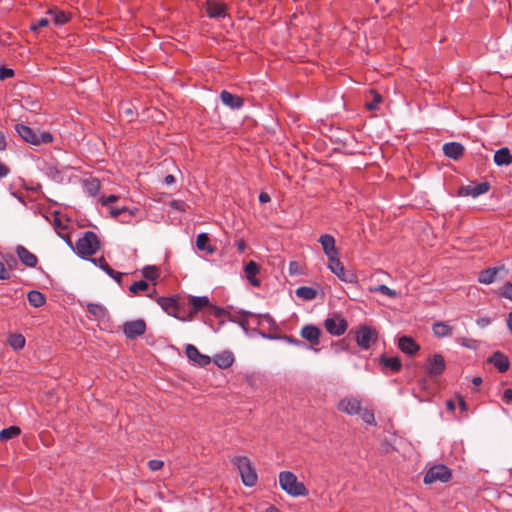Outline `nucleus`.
<instances>
[{
  "instance_id": "f257e3e1",
  "label": "nucleus",
  "mask_w": 512,
  "mask_h": 512,
  "mask_svg": "<svg viewBox=\"0 0 512 512\" xmlns=\"http://www.w3.org/2000/svg\"><path fill=\"white\" fill-rule=\"evenodd\" d=\"M15 131L26 143L33 146H40L42 144H50L53 142L54 137L48 131L34 130L31 127L17 123L15 125Z\"/></svg>"
},
{
  "instance_id": "f03ea898",
  "label": "nucleus",
  "mask_w": 512,
  "mask_h": 512,
  "mask_svg": "<svg viewBox=\"0 0 512 512\" xmlns=\"http://www.w3.org/2000/svg\"><path fill=\"white\" fill-rule=\"evenodd\" d=\"M279 485L282 490L293 497L307 496L309 493L305 484L298 481L297 476L290 471L280 472Z\"/></svg>"
},
{
  "instance_id": "7ed1b4c3",
  "label": "nucleus",
  "mask_w": 512,
  "mask_h": 512,
  "mask_svg": "<svg viewBox=\"0 0 512 512\" xmlns=\"http://www.w3.org/2000/svg\"><path fill=\"white\" fill-rule=\"evenodd\" d=\"M101 247V242L93 231H86L81 238H79L75 244V252L78 256L83 259H89L88 257L97 253Z\"/></svg>"
},
{
  "instance_id": "20e7f679",
  "label": "nucleus",
  "mask_w": 512,
  "mask_h": 512,
  "mask_svg": "<svg viewBox=\"0 0 512 512\" xmlns=\"http://www.w3.org/2000/svg\"><path fill=\"white\" fill-rule=\"evenodd\" d=\"M180 296L159 297L157 303L170 316L181 321H186L184 303L180 302Z\"/></svg>"
},
{
  "instance_id": "39448f33",
  "label": "nucleus",
  "mask_w": 512,
  "mask_h": 512,
  "mask_svg": "<svg viewBox=\"0 0 512 512\" xmlns=\"http://www.w3.org/2000/svg\"><path fill=\"white\" fill-rule=\"evenodd\" d=\"M232 462L237 467L243 484L247 487H253L257 483L258 477L250 460L245 456H238L235 457Z\"/></svg>"
},
{
  "instance_id": "423d86ee",
  "label": "nucleus",
  "mask_w": 512,
  "mask_h": 512,
  "mask_svg": "<svg viewBox=\"0 0 512 512\" xmlns=\"http://www.w3.org/2000/svg\"><path fill=\"white\" fill-rule=\"evenodd\" d=\"M452 478V471L449 467L443 464H435L428 469L424 476L425 484H432L437 481L446 483Z\"/></svg>"
},
{
  "instance_id": "0eeeda50",
  "label": "nucleus",
  "mask_w": 512,
  "mask_h": 512,
  "mask_svg": "<svg viewBox=\"0 0 512 512\" xmlns=\"http://www.w3.org/2000/svg\"><path fill=\"white\" fill-rule=\"evenodd\" d=\"M328 268L334 273L340 280L346 283H356L357 276L353 271L346 270L344 265L339 259V255L335 258H331L328 261Z\"/></svg>"
},
{
  "instance_id": "6e6552de",
  "label": "nucleus",
  "mask_w": 512,
  "mask_h": 512,
  "mask_svg": "<svg viewBox=\"0 0 512 512\" xmlns=\"http://www.w3.org/2000/svg\"><path fill=\"white\" fill-rule=\"evenodd\" d=\"M446 369V362L441 354H434L427 359L425 366L426 375L430 379H436L441 376Z\"/></svg>"
},
{
  "instance_id": "1a4fd4ad",
  "label": "nucleus",
  "mask_w": 512,
  "mask_h": 512,
  "mask_svg": "<svg viewBox=\"0 0 512 512\" xmlns=\"http://www.w3.org/2000/svg\"><path fill=\"white\" fill-rule=\"evenodd\" d=\"M378 338L375 329H372L366 325H362L356 331L355 340L359 347L362 349H369L373 342H376Z\"/></svg>"
},
{
  "instance_id": "9d476101",
  "label": "nucleus",
  "mask_w": 512,
  "mask_h": 512,
  "mask_svg": "<svg viewBox=\"0 0 512 512\" xmlns=\"http://www.w3.org/2000/svg\"><path fill=\"white\" fill-rule=\"evenodd\" d=\"M508 275V270L504 265L488 267L480 271L478 281L484 284H491L497 279H504Z\"/></svg>"
},
{
  "instance_id": "9b49d317",
  "label": "nucleus",
  "mask_w": 512,
  "mask_h": 512,
  "mask_svg": "<svg viewBox=\"0 0 512 512\" xmlns=\"http://www.w3.org/2000/svg\"><path fill=\"white\" fill-rule=\"evenodd\" d=\"M324 327L326 331L333 336H341L348 328V322L340 317H328L324 320Z\"/></svg>"
},
{
  "instance_id": "f8f14e48",
  "label": "nucleus",
  "mask_w": 512,
  "mask_h": 512,
  "mask_svg": "<svg viewBox=\"0 0 512 512\" xmlns=\"http://www.w3.org/2000/svg\"><path fill=\"white\" fill-rule=\"evenodd\" d=\"M146 332V323L143 319L127 321L123 324V333L128 339H136Z\"/></svg>"
},
{
  "instance_id": "ddd939ff",
  "label": "nucleus",
  "mask_w": 512,
  "mask_h": 512,
  "mask_svg": "<svg viewBox=\"0 0 512 512\" xmlns=\"http://www.w3.org/2000/svg\"><path fill=\"white\" fill-rule=\"evenodd\" d=\"M491 188V185L489 182L484 181L479 184L470 183L466 186H461L459 188L458 194L460 196H471L473 198H476L482 194L487 193Z\"/></svg>"
},
{
  "instance_id": "4468645a",
  "label": "nucleus",
  "mask_w": 512,
  "mask_h": 512,
  "mask_svg": "<svg viewBox=\"0 0 512 512\" xmlns=\"http://www.w3.org/2000/svg\"><path fill=\"white\" fill-rule=\"evenodd\" d=\"M205 11L209 18L220 19L225 18L227 14V6L221 0H207L205 2Z\"/></svg>"
},
{
  "instance_id": "2eb2a0df",
  "label": "nucleus",
  "mask_w": 512,
  "mask_h": 512,
  "mask_svg": "<svg viewBox=\"0 0 512 512\" xmlns=\"http://www.w3.org/2000/svg\"><path fill=\"white\" fill-rule=\"evenodd\" d=\"M189 304L191 309L186 316V320H192L193 317L203 309L209 310L211 303L207 296H191L189 298Z\"/></svg>"
},
{
  "instance_id": "dca6fc26",
  "label": "nucleus",
  "mask_w": 512,
  "mask_h": 512,
  "mask_svg": "<svg viewBox=\"0 0 512 512\" xmlns=\"http://www.w3.org/2000/svg\"><path fill=\"white\" fill-rule=\"evenodd\" d=\"M185 353L189 360L198 364L200 367H205L211 362V358L208 355L202 354L196 346L193 344H187L185 347Z\"/></svg>"
},
{
  "instance_id": "f3484780",
  "label": "nucleus",
  "mask_w": 512,
  "mask_h": 512,
  "mask_svg": "<svg viewBox=\"0 0 512 512\" xmlns=\"http://www.w3.org/2000/svg\"><path fill=\"white\" fill-rule=\"evenodd\" d=\"M319 242L322 246L323 252L330 261L331 258H335L339 255V251L335 245V238L330 234H323L319 238Z\"/></svg>"
},
{
  "instance_id": "a211bd4d",
  "label": "nucleus",
  "mask_w": 512,
  "mask_h": 512,
  "mask_svg": "<svg viewBox=\"0 0 512 512\" xmlns=\"http://www.w3.org/2000/svg\"><path fill=\"white\" fill-rule=\"evenodd\" d=\"M321 334L320 328L312 324L305 325L300 331L301 337L307 340L311 346H316L320 343Z\"/></svg>"
},
{
  "instance_id": "6ab92c4d",
  "label": "nucleus",
  "mask_w": 512,
  "mask_h": 512,
  "mask_svg": "<svg viewBox=\"0 0 512 512\" xmlns=\"http://www.w3.org/2000/svg\"><path fill=\"white\" fill-rule=\"evenodd\" d=\"M139 211L137 207H112L110 209V214L114 218H120V221L122 223H128L133 216L136 215V213Z\"/></svg>"
},
{
  "instance_id": "aec40b11",
  "label": "nucleus",
  "mask_w": 512,
  "mask_h": 512,
  "mask_svg": "<svg viewBox=\"0 0 512 512\" xmlns=\"http://www.w3.org/2000/svg\"><path fill=\"white\" fill-rule=\"evenodd\" d=\"M487 362L492 364L500 373L506 372L510 367L509 358L500 351L494 352Z\"/></svg>"
},
{
  "instance_id": "412c9836",
  "label": "nucleus",
  "mask_w": 512,
  "mask_h": 512,
  "mask_svg": "<svg viewBox=\"0 0 512 512\" xmlns=\"http://www.w3.org/2000/svg\"><path fill=\"white\" fill-rule=\"evenodd\" d=\"M18 258L21 263L29 268H34L38 263V258L35 254L30 252L27 248L22 245H18L15 249Z\"/></svg>"
},
{
  "instance_id": "4be33fe9",
  "label": "nucleus",
  "mask_w": 512,
  "mask_h": 512,
  "mask_svg": "<svg viewBox=\"0 0 512 512\" xmlns=\"http://www.w3.org/2000/svg\"><path fill=\"white\" fill-rule=\"evenodd\" d=\"M465 152L464 146L459 142H448L443 145V153L446 157L459 160Z\"/></svg>"
},
{
  "instance_id": "5701e85b",
  "label": "nucleus",
  "mask_w": 512,
  "mask_h": 512,
  "mask_svg": "<svg viewBox=\"0 0 512 512\" xmlns=\"http://www.w3.org/2000/svg\"><path fill=\"white\" fill-rule=\"evenodd\" d=\"M398 347L403 353L410 356L415 355L420 350L416 341L411 336L406 335L399 338Z\"/></svg>"
},
{
  "instance_id": "b1692460",
  "label": "nucleus",
  "mask_w": 512,
  "mask_h": 512,
  "mask_svg": "<svg viewBox=\"0 0 512 512\" xmlns=\"http://www.w3.org/2000/svg\"><path fill=\"white\" fill-rule=\"evenodd\" d=\"M220 99L225 106L231 109H240L244 105V100L242 97L230 93L227 90L221 91Z\"/></svg>"
},
{
  "instance_id": "393cba45",
  "label": "nucleus",
  "mask_w": 512,
  "mask_h": 512,
  "mask_svg": "<svg viewBox=\"0 0 512 512\" xmlns=\"http://www.w3.org/2000/svg\"><path fill=\"white\" fill-rule=\"evenodd\" d=\"M340 411L350 415H355L361 411V402L356 398H345L339 402Z\"/></svg>"
},
{
  "instance_id": "a878e982",
  "label": "nucleus",
  "mask_w": 512,
  "mask_h": 512,
  "mask_svg": "<svg viewBox=\"0 0 512 512\" xmlns=\"http://www.w3.org/2000/svg\"><path fill=\"white\" fill-rule=\"evenodd\" d=\"M379 363L383 366L384 373H387V370H390L393 373H397L402 368L401 359L398 356L387 357L383 354L379 358Z\"/></svg>"
},
{
  "instance_id": "bb28decb",
  "label": "nucleus",
  "mask_w": 512,
  "mask_h": 512,
  "mask_svg": "<svg viewBox=\"0 0 512 512\" xmlns=\"http://www.w3.org/2000/svg\"><path fill=\"white\" fill-rule=\"evenodd\" d=\"M260 271V266L255 261L251 260L244 266V273L248 281L252 286L258 287L260 286V280L256 277V275Z\"/></svg>"
},
{
  "instance_id": "cd10ccee",
  "label": "nucleus",
  "mask_w": 512,
  "mask_h": 512,
  "mask_svg": "<svg viewBox=\"0 0 512 512\" xmlns=\"http://www.w3.org/2000/svg\"><path fill=\"white\" fill-rule=\"evenodd\" d=\"M494 163L497 166H508L512 163V154L508 147L498 149L493 157Z\"/></svg>"
},
{
  "instance_id": "c85d7f7f",
  "label": "nucleus",
  "mask_w": 512,
  "mask_h": 512,
  "mask_svg": "<svg viewBox=\"0 0 512 512\" xmlns=\"http://www.w3.org/2000/svg\"><path fill=\"white\" fill-rule=\"evenodd\" d=\"M234 355L230 351H223L214 357V363L220 369H227L234 363Z\"/></svg>"
},
{
  "instance_id": "c756f323",
  "label": "nucleus",
  "mask_w": 512,
  "mask_h": 512,
  "mask_svg": "<svg viewBox=\"0 0 512 512\" xmlns=\"http://www.w3.org/2000/svg\"><path fill=\"white\" fill-rule=\"evenodd\" d=\"M43 171L48 178L56 183H62L64 181L62 170L52 163H45Z\"/></svg>"
},
{
  "instance_id": "7c9ffc66",
  "label": "nucleus",
  "mask_w": 512,
  "mask_h": 512,
  "mask_svg": "<svg viewBox=\"0 0 512 512\" xmlns=\"http://www.w3.org/2000/svg\"><path fill=\"white\" fill-rule=\"evenodd\" d=\"M196 247L200 251H205L207 254L212 255L216 251V247L209 244V237L206 233H200L196 237Z\"/></svg>"
},
{
  "instance_id": "2f4dec72",
  "label": "nucleus",
  "mask_w": 512,
  "mask_h": 512,
  "mask_svg": "<svg viewBox=\"0 0 512 512\" xmlns=\"http://www.w3.org/2000/svg\"><path fill=\"white\" fill-rule=\"evenodd\" d=\"M28 302L35 308L42 307L46 303V296L38 290H31L27 294Z\"/></svg>"
},
{
  "instance_id": "473e14b6",
  "label": "nucleus",
  "mask_w": 512,
  "mask_h": 512,
  "mask_svg": "<svg viewBox=\"0 0 512 512\" xmlns=\"http://www.w3.org/2000/svg\"><path fill=\"white\" fill-rule=\"evenodd\" d=\"M259 334L263 337V338H267V339H281L291 345H294V346H297V347H305L306 344L305 342H303L302 340H299L295 337H293L292 335H282V336H273L271 334H266L265 332H259Z\"/></svg>"
},
{
  "instance_id": "72a5a7b5",
  "label": "nucleus",
  "mask_w": 512,
  "mask_h": 512,
  "mask_svg": "<svg viewBox=\"0 0 512 512\" xmlns=\"http://www.w3.org/2000/svg\"><path fill=\"white\" fill-rule=\"evenodd\" d=\"M296 296L305 300L311 301L317 297V290L309 286H301L296 290Z\"/></svg>"
},
{
  "instance_id": "f704fd0d",
  "label": "nucleus",
  "mask_w": 512,
  "mask_h": 512,
  "mask_svg": "<svg viewBox=\"0 0 512 512\" xmlns=\"http://www.w3.org/2000/svg\"><path fill=\"white\" fill-rule=\"evenodd\" d=\"M452 327L445 322H437L433 324V332L437 337H448L452 335Z\"/></svg>"
},
{
  "instance_id": "c9c22d12",
  "label": "nucleus",
  "mask_w": 512,
  "mask_h": 512,
  "mask_svg": "<svg viewBox=\"0 0 512 512\" xmlns=\"http://www.w3.org/2000/svg\"><path fill=\"white\" fill-rule=\"evenodd\" d=\"M87 311L97 319H103L107 315V309L97 303H88Z\"/></svg>"
},
{
  "instance_id": "e433bc0d",
  "label": "nucleus",
  "mask_w": 512,
  "mask_h": 512,
  "mask_svg": "<svg viewBox=\"0 0 512 512\" xmlns=\"http://www.w3.org/2000/svg\"><path fill=\"white\" fill-rule=\"evenodd\" d=\"M85 192L90 196H95L100 190V182L97 179H87L83 181Z\"/></svg>"
},
{
  "instance_id": "4c0bfd02",
  "label": "nucleus",
  "mask_w": 512,
  "mask_h": 512,
  "mask_svg": "<svg viewBox=\"0 0 512 512\" xmlns=\"http://www.w3.org/2000/svg\"><path fill=\"white\" fill-rule=\"evenodd\" d=\"M21 434V429L18 426H10L0 431V441H8Z\"/></svg>"
},
{
  "instance_id": "58836bf2",
  "label": "nucleus",
  "mask_w": 512,
  "mask_h": 512,
  "mask_svg": "<svg viewBox=\"0 0 512 512\" xmlns=\"http://www.w3.org/2000/svg\"><path fill=\"white\" fill-rule=\"evenodd\" d=\"M9 345L15 350H21L25 346V337L21 334H11L8 339Z\"/></svg>"
},
{
  "instance_id": "ea45409f",
  "label": "nucleus",
  "mask_w": 512,
  "mask_h": 512,
  "mask_svg": "<svg viewBox=\"0 0 512 512\" xmlns=\"http://www.w3.org/2000/svg\"><path fill=\"white\" fill-rule=\"evenodd\" d=\"M142 275L148 280L155 281L159 277V269L154 265L145 266Z\"/></svg>"
},
{
  "instance_id": "a19ab883",
  "label": "nucleus",
  "mask_w": 512,
  "mask_h": 512,
  "mask_svg": "<svg viewBox=\"0 0 512 512\" xmlns=\"http://www.w3.org/2000/svg\"><path fill=\"white\" fill-rule=\"evenodd\" d=\"M88 260L91 261L94 265L98 266L107 275H111V273H113V269L108 265L103 256L99 258H89Z\"/></svg>"
},
{
  "instance_id": "79ce46f5",
  "label": "nucleus",
  "mask_w": 512,
  "mask_h": 512,
  "mask_svg": "<svg viewBox=\"0 0 512 512\" xmlns=\"http://www.w3.org/2000/svg\"><path fill=\"white\" fill-rule=\"evenodd\" d=\"M49 14L53 15V20L56 25H63L69 20L68 15L63 11L50 10Z\"/></svg>"
},
{
  "instance_id": "37998d69",
  "label": "nucleus",
  "mask_w": 512,
  "mask_h": 512,
  "mask_svg": "<svg viewBox=\"0 0 512 512\" xmlns=\"http://www.w3.org/2000/svg\"><path fill=\"white\" fill-rule=\"evenodd\" d=\"M371 291L373 292H379L383 295H386L390 298H396L397 297V292L395 290H392L390 289L387 285L385 284H381L375 288H371L370 289Z\"/></svg>"
},
{
  "instance_id": "c03bdc74",
  "label": "nucleus",
  "mask_w": 512,
  "mask_h": 512,
  "mask_svg": "<svg viewBox=\"0 0 512 512\" xmlns=\"http://www.w3.org/2000/svg\"><path fill=\"white\" fill-rule=\"evenodd\" d=\"M240 319L238 321L236 320H233L231 319V321L233 322H236L238 325L241 326V328L247 332L248 331V328H247V325H248V317L250 316H255L253 313L249 312V311H241L240 312Z\"/></svg>"
},
{
  "instance_id": "a18cd8bd",
  "label": "nucleus",
  "mask_w": 512,
  "mask_h": 512,
  "mask_svg": "<svg viewBox=\"0 0 512 512\" xmlns=\"http://www.w3.org/2000/svg\"><path fill=\"white\" fill-rule=\"evenodd\" d=\"M148 287H149V285L145 280H140V281H136L132 285H130L129 291L132 294H137L139 291L147 290Z\"/></svg>"
},
{
  "instance_id": "49530a36",
  "label": "nucleus",
  "mask_w": 512,
  "mask_h": 512,
  "mask_svg": "<svg viewBox=\"0 0 512 512\" xmlns=\"http://www.w3.org/2000/svg\"><path fill=\"white\" fill-rule=\"evenodd\" d=\"M499 295L512 301V283L506 282L500 289Z\"/></svg>"
},
{
  "instance_id": "de8ad7c7",
  "label": "nucleus",
  "mask_w": 512,
  "mask_h": 512,
  "mask_svg": "<svg viewBox=\"0 0 512 512\" xmlns=\"http://www.w3.org/2000/svg\"><path fill=\"white\" fill-rule=\"evenodd\" d=\"M208 313L210 315L215 316L216 318H221V317L225 316L226 314H228V312L224 308L215 306L213 304H210Z\"/></svg>"
},
{
  "instance_id": "09e8293b",
  "label": "nucleus",
  "mask_w": 512,
  "mask_h": 512,
  "mask_svg": "<svg viewBox=\"0 0 512 512\" xmlns=\"http://www.w3.org/2000/svg\"><path fill=\"white\" fill-rule=\"evenodd\" d=\"M458 342L469 349L476 350L479 347V342L475 339L460 338Z\"/></svg>"
},
{
  "instance_id": "8fccbe9b",
  "label": "nucleus",
  "mask_w": 512,
  "mask_h": 512,
  "mask_svg": "<svg viewBox=\"0 0 512 512\" xmlns=\"http://www.w3.org/2000/svg\"><path fill=\"white\" fill-rule=\"evenodd\" d=\"M373 95V101L366 103V107L370 111L376 110L378 108V104L382 101V96L379 93L373 91Z\"/></svg>"
},
{
  "instance_id": "3c124183",
  "label": "nucleus",
  "mask_w": 512,
  "mask_h": 512,
  "mask_svg": "<svg viewBox=\"0 0 512 512\" xmlns=\"http://www.w3.org/2000/svg\"><path fill=\"white\" fill-rule=\"evenodd\" d=\"M49 20L46 18H41L36 22H32L30 25V30L37 31L39 28H43L48 26Z\"/></svg>"
},
{
  "instance_id": "603ef678",
  "label": "nucleus",
  "mask_w": 512,
  "mask_h": 512,
  "mask_svg": "<svg viewBox=\"0 0 512 512\" xmlns=\"http://www.w3.org/2000/svg\"><path fill=\"white\" fill-rule=\"evenodd\" d=\"M14 76V70L7 67L0 68V80H4Z\"/></svg>"
},
{
  "instance_id": "864d4df0",
  "label": "nucleus",
  "mask_w": 512,
  "mask_h": 512,
  "mask_svg": "<svg viewBox=\"0 0 512 512\" xmlns=\"http://www.w3.org/2000/svg\"><path fill=\"white\" fill-rule=\"evenodd\" d=\"M257 317V325H260L262 320L266 321L270 326L276 325L274 319L269 314L258 315Z\"/></svg>"
},
{
  "instance_id": "5fc2aeb1",
  "label": "nucleus",
  "mask_w": 512,
  "mask_h": 512,
  "mask_svg": "<svg viewBox=\"0 0 512 512\" xmlns=\"http://www.w3.org/2000/svg\"><path fill=\"white\" fill-rule=\"evenodd\" d=\"M361 416H362L363 421L367 424H373L375 421L374 413L372 411L365 410V411H363Z\"/></svg>"
},
{
  "instance_id": "6e6d98bb",
  "label": "nucleus",
  "mask_w": 512,
  "mask_h": 512,
  "mask_svg": "<svg viewBox=\"0 0 512 512\" xmlns=\"http://www.w3.org/2000/svg\"><path fill=\"white\" fill-rule=\"evenodd\" d=\"M163 465H164L163 461L158 460V459H153L148 462V467L152 471H157V470L161 469L163 467Z\"/></svg>"
},
{
  "instance_id": "4d7b16f0",
  "label": "nucleus",
  "mask_w": 512,
  "mask_h": 512,
  "mask_svg": "<svg viewBox=\"0 0 512 512\" xmlns=\"http://www.w3.org/2000/svg\"><path fill=\"white\" fill-rule=\"evenodd\" d=\"M10 278V272L5 267L4 263L0 261V280H9Z\"/></svg>"
},
{
  "instance_id": "13d9d810",
  "label": "nucleus",
  "mask_w": 512,
  "mask_h": 512,
  "mask_svg": "<svg viewBox=\"0 0 512 512\" xmlns=\"http://www.w3.org/2000/svg\"><path fill=\"white\" fill-rule=\"evenodd\" d=\"M5 261L10 269L14 268L17 265L16 258L11 254L6 256Z\"/></svg>"
},
{
  "instance_id": "bf43d9fd",
  "label": "nucleus",
  "mask_w": 512,
  "mask_h": 512,
  "mask_svg": "<svg viewBox=\"0 0 512 512\" xmlns=\"http://www.w3.org/2000/svg\"><path fill=\"white\" fill-rule=\"evenodd\" d=\"M476 322L480 328H485L491 323V320L489 317H481V318L477 319Z\"/></svg>"
},
{
  "instance_id": "052dcab7",
  "label": "nucleus",
  "mask_w": 512,
  "mask_h": 512,
  "mask_svg": "<svg viewBox=\"0 0 512 512\" xmlns=\"http://www.w3.org/2000/svg\"><path fill=\"white\" fill-rule=\"evenodd\" d=\"M117 199H118V197L116 195L111 194L108 197H103L101 199V204L106 206L109 203L115 202Z\"/></svg>"
},
{
  "instance_id": "680f3d73",
  "label": "nucleus",
  "mask_w": 512,
  "mask_h": 512,
  "mask_svg": "<svg viewBox=\"0 0 512 512\" xmlns=\"http://www.w3.org/2000/svg\"><path fill=\"white\" fill-rule=\"evenodd\" d=\"M10 173V169L7 165L0 163V180L6 177Z\"/></svg>"
},
{
  "instance_id": "e2e57ef3",
  "label": "nucleus",
  "mask_w": 512,
  "mask_h": 512,
  "mask_svg": "<svg viewBox=\"0 0 512 512\" xmlns=\"http://www.w3.org/2000/svg\"><path fill=\"white\" fill-rule=\"evenodd\" d=\"M502 399L503 401H505L506 403H510L512 401V389L509 388V389H506L503 393V396H502Z\"/></svg>"
},
{
  "instance_id": "0e129e2a",
  "label": "nucleus",
  "mask_w": 512,
  "mask_h": 512,
  "mask_svg": "<svg viewBox=\"0 0 512 512\" xmlns=\"http://www.w3.org/2000/svg\"><path fill=\"white\" fill-rule=\"evenodd\" d=\"M59 236L66 242V244L73 250L75 251V246H73V243L71 241V238H70V235L69 234H60L59 233Z\"/></svg>"
},
{
  "instance_id": "69168bd1",
  "label": "nucleus",
  "mask_w": 512,
  "mask_h": 512,
  "mask_svg": "<svg viewBox=\"0 0 512 512\" xmlns=\"http://www.w3.org/2000/svg\"><path fill=\"white\" fill-rule=\"evenodd\" d=\"M271 200V197L268 193L266 192H261L260 195H259V202L261 204H266L268 202H270Z\"/></svg>"
},
{
  "instance_id": "338daca9",
  "label": "nucleus",
  "mask_w": 512,
  "mask_h": 512,
  "mask_svg": "<svg viewBox=\"0 0 512 512\" xmlns=\"http://www.w3.org/2000/svg\"><path fill=\"white\" fill-rule=\"evenodd\" d=\"M123 275H124V273L115 271L113 269V273H111V275H109V276L111 278H113L118 284H121V279H122Z\"/></svg>"
},
{
  "instance_id": "774afa93",
  "label": "nucleus",
  "mask_w": 512,
  "mask_h": 512,
  "mask_svg": "<svg viewBox=\"0 0 512 512\" xmlns=\"http://www.w3.org/2000/svg\"><path fill=\"white\" fill-rule=\"evenodd\" d=\"M236 246H237L238 251H239L240 253H243V252L245 251V249H246V242H245V240H244V239H242V238H241V239H238V240L236 241Z\"/></svg>"
}]
</instances>
